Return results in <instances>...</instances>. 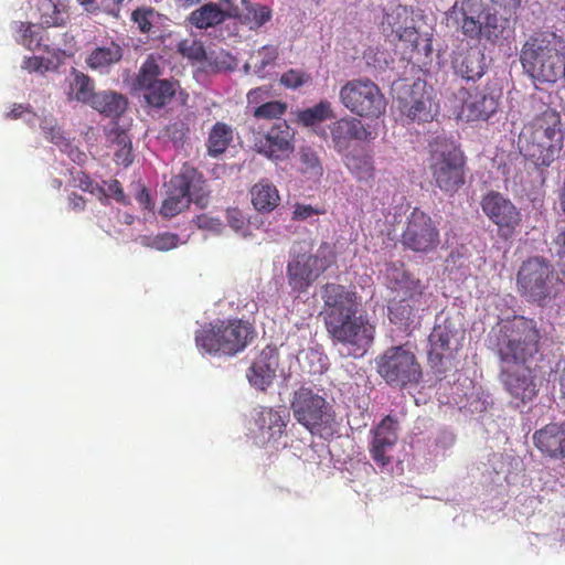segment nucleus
Wrapping results in <instances>:
<instances>
[{"mask_svg":"<svg viewBox=\"0 0 565 565\" xmlns=\"http://www.w3.org/2000/svg\"><path fill=\"white\" fill-rule=\"evenodd\" d=\"M337 262L334 246L322 242L315 253H290L286 267L288 285L294 294L302 295Z\"/></svg>","mask_w":565,"mask_h":565,"instance_id":"423d86ee","label":"nucleus"},{"mask_svg":"<svg viewBox=\"0 0 565 565\" xmlns=\"http://www.w3.org/2000/svg\"><path fill=\"white\" fill-rule=\"evenodd\" d=\"M104 183L107 185V189H105V195H99L100 199H102V196H104V198L111 196L118 203H121L124 205L129 204V200L124 192L121 183L117 179H113L108 182L105 181Z\"/></svg>","mask_w":565,"mask_h":565,"instance_id":"bf43d9fd","label":"nucleus"},{"mask_svg":"<svg viewBox=\"0 0 565 565\" xmlns=\"http://www.w3.org/2000/svg\"><path fill=\"white\" fill-rule=\"evenodd\" d=\"M480 205L486 216L497 225L498 235L503 239L511 238L521 225V211L500 192H488L482 196Z\"/></svg>","mask_w":565,"mask_h":565,"instance_id":"ddd939ff","label":"nucleus"},{"mask_svg":"<svg viewBox=\"0 0 565 565\" xmlns=\"http://www.w3.org/2000/svg\"><path fill=\"white\" fill-rule=\"evenodd\" d=\"M38 9L46 28L63 26L68 19L66 0H40Z\"/></svg>","mask_w":565,"mask_h":565,"instance_id":"473e14b6","label":"nucleus"},{"mask_svg":"<svg viewBox=\"0 0 565 565\" xmlns=\"http://www.w3.org/2000/svg\"><path fill=\"white\" fill-rule=\"evenodd\" d=\"M324 326L332 338L345 347L348 354L363 356L374 341L375 327L365 315L358 316L360 298L354 289L327 282L320 291Z\"/></svg>","mask_w":565,"mask_h":565,"instance_id":"f257e3e1","label":"nucleus"},{"mask_svg":"<svg viewBox=\"0 0 565 565\" xmlns=\"http://www.w3.org/2000/svg\"><path fill=\"white\" fill-rule=\"evenodd\" d=\"M242 8L231 1L232 19L237 20L242 25H246L250 31H257L273 17L271 9L268 6L255 3L250 0H242Z\"/></svg>","mask_w":565,"mask_h":565,"instance_id":"393cba45","label":"nucleus"},{"mask_svg":"<svg viewBox=\"0 0 565 565\" xmlns=\"http://www.w3.org/2000/svg\"><path fill=\"white\" fill-rule=\"evenodd\" d=\"M160 74L161 70L157 60L152 55H149L139 68L135 83L136 87L140 90L146 89L154 82L160 81L158 78Z\"/></svg>","mask_w":565,"mask_h":565,"instance_id":"a19ab883","label":"nucleus"},{"mask_svg":"<svg viewBox=\"0 0 565 565\" xmlns=\"http://www.w3.org/2000/svg\"><path fill=\"white\" fill-rule=\"evenodd\" d=\"M254 326L242 319L218 320L195 334L196 347L209 354L233 356L255 338Z\"/></svg>","mask_w":565,"mask_h":565,"instance_id":"39448f33","label":"nucleus"},{"mask_svg":"<svg viewBox=\"0 0 565 565\" xmlns=\"http://www.w3.org/2000/svg\"><path fill=\"white\" fill-rule=\"evenodd\" d=\"M415 308L408 303V299L403 298L388 307L390 320L394 323H403L414 316Z\"/></svg>","mask_w":565,"mask_h":565,"instance_id":"de8ad7c7","label":"nucleus"},{"mask_svg":"<svg viewBox=\"0 0 565 565\" xmlns=\"http://www.w3.org/2000/svg\"><path fill=\"white\" fill-rule=\"evenodd\" d=\"M559 282L553 265L541 256L530 257L522 263L516 274V287L521 297L539 306L555 297Z\"/></svg>","mask_w":565,"mask_h":565,"instance_id":"1a4fd4ad","label":"nucleus"},{"mask_svg":"<svg viewBox=\"0 0 565 565\" xmlns=\"http://www.w3.org/2000/svg\"><path fill=\"white\" fill-rule=\"evenodd\" d=\"M564 138L559 114L546 107L523 127L518 147L524 159L532 162L535 168H548L559 157Z\"/></svg>","mask_w":565,"mask_h":565,"instance_id":"f03ea898","label":"nucleus"},{"mask_svg":"<svg viewBox=\"0 0 565 565\" xmlns=\"http://www.w3.org/2000/svg\"><path fill=\"white\" fill-rule=\"evenodd\" d=\"M278 57V47L275 45H264L253 53L250 56V65L259 76L263 75L265 68L275 63Z\"/></svg>","mask_w":565,"mask_h":565,"instance_id":"c03bdc74","label":"nucleus"},{"mask_svg":"<svg viewBox=\"0 0 565 565\" xmlns=\"http://www.w3.org/2000/svg\"><path fill=\"white\" fill-rule=\"evenodd\" d=\"M177 51L189 60L202 62L206 57V52L203 43L194 39H184L177 45Z\"/></svg>","mask_w":565,"mask_h":565,"instance_id":"49530a36","label":"nucleus"},{"mask_svg":"<svg viewBox=\"0 0 565 565\" xmlns=\"http://www.w3.org/2000/svg\"><path fill=\"white\" fill-rule=\"evenodd\" d=\"M271 96V87L270 86H262L250 89L247 93V102L249 105H260L266 103L265 100Z\"/></svg>","mask_w":565,"mask_h":565,"instance_id":"0e129e2a","label":"nucleus"},{"mask_svg":"<svg viewBox=\"0 0 565 565\" xmlns=\"http://www.w3.org/2000/svg\"><path fill=\"white\" fill-rule=\"evenodd\" d=\"M50 61L41 56L25 57L23 61V68L32 72L43 73L49 70Z\"/></svg>","mask_w":565,"mask_h":565,"instance_id":"e2e57ef3","label":"nucleus"},{"mask_svg":"<svg viewBox=\"0 0 565 565\" xmlns=\"http://www.w3.org/2000/svg\"><path fill=\"white\" fill-rule=\"evenodd\" d=\"M456 74L467 81H476L484 74L486 57L479 47H469L458 52L452 60Z\"/></svg>","mask_w":565,"mask_h":565,"instance_id":"cd10ccee","label":"nucleus"},{"mask_svg":"<svg viewBox=\"0 0 565 565\" xmlns=\"http://www.w3.org/2000/svg\"><path fill=\"white\" fill-rule=\"evenodd\" d=\"M339 99L352 115L366 119L380 118L385 114L387 105L380 86L369 77L345 82L340 88Z\"/></svg>","mask_w":565,"mask_h":565,"instance_id":"9d476101","label":"nucleus"},{"mask_svg":"<svg viewBox=\"0 0 565 565\" xmlns=\"http://www.w3.org/2000/svg\"><path fill=\"white\" fill-rule=\"evenodd\" d=\"M15 31L20 34L17 38L18 43L31 51L40 49L42 40L40 28L32 23L15 22Z\"/></svg>","mask_w":565,"mask_h":565,"instance_id":"37998d69","label":"nucleus"},{"mask_svg":"<svg viewBox=\"0 0 565 565\" xmlns=\"http://www.w3.org/2000/svg\"><path fill=\"white\" fill-rule=\"evenodd\" d=\"M333 117L334 114L328 100H321L313 107L300 110L297 115L298 121L306 127L313 126Z\"/></svg>","mask_w":565,"mask_h":565,"instance_id":"4c0bfd02","label":"nucleus"},{"mask_svg":"<svg viewBox=\"0 0 565 565\" xmlns=\"http://www.w3.org/2000/svg\"><path fill=\"white\" fill-rule=\"evenodd\" d=\"M553 249L556 256L565 263V226L558 230L553 239Z\"/></svg>","mask_w":565,"mask_h":565,"instance_id":"69168bd1","label":"nucleus"},{"mask_svg":"<svg viewBox=\"0 0 565 565\" xmlns=\"http://www.w3.org/2000/svg\"><path fill=\"white\" fill-rule=\"evenodd\" d=\"M117 138L122 146L115 152V161L117 164L127 168L134 161L131 141L125 132H119Z\"/></svg>","mask_w":565,"mask_h":565,"instance_id":"603ef678","label":"nucleus"},{"mask_svg":"<svg viewBox=\"0 0 565 565\" xmlns=\"http://www.w3.org/2000/svg\"><path fill=\"white\" fill-rule=\"evenodd\" d=\"M426 287L418 278H414L412 275L401 285L397 291H402L405 298L413 302H418L424 295Z\"/></svg>","mask_w":565,"mask_h":565,"instance_id":"3c124183","label":"nucleus"},{"mask_svg":"<svg viewBox=\"0 0 565 565\" xmlns=\"http://www.w3.org/2000/svg\"><path fill=\"white\" fill-rule=\"evenodd\" d=\"M481 7V0H457L452 8L456 22L467 38L482 39Z\"/></svg>","mask_w":565,"mask_h":565,"instance_id":"b1692460","label":"nucleus"},{"mask_svg":"<svg viewBox=\"0 0 565 565\" xmlns=\"http://www.w3.org/2000/svg\"><path fill=\"white\" fill-rule=\"evenodd\" d=\"M397 424L395 418L387 415L372 430L373 438L370 446V455L380 467H386L391 463L392 457L390 452L398 439Z\"/></svg>","mask_w":565,"mask_h":565,"instance_id":"f3484780","label":"nucleus"},{"mask_svg":"<svg viewBox=\"0 0 565 565\" xmlns=\"http://www.w3.org/2000/svg\"><path fill=\"white\" fill-rule=\"evenodd\" d=\"M375 366L379 375L392 387L416 386L423 377L420 363L407 344L387 348L375 359Z\"/></svg>","mask_w":565,"mask_h":565,"instance_id":"0eeeda50","label":"nucleus"},{"mask_svg":"<svg viewBox=\"0 0 565 565\" xmlns=\"http://www.w3.org/2000/svg\"><path fill=\"white\" fill-rule=\"evenodd\" d=\"M74 186L92 194L105 195V188L96 183L87 173L78 171L74 177Z\"/></svg>","mask_w":565,"mask_h":565,"instance_id":"864d4df0","label":"nucleus"},{"mask_svg":"<svg viewBox=\"0 0 565 565\" xmlns=\"http://www.w3.org/2000/svg\"><path fill=\"white\" fill-rule=\"evenodd\" d=\"M347 166L359 180L373 178L374 168L371 159L367 157H352L349 159Z\"/></svg>","mask_w":565,"mask_h":565,"instance_id":"09e8293b","label":"nucleus"},{"mask_svg":"<svg viewBox=\"0 0 565 565\" xmlns=\"http://www.w3.org/2000/svg\"><path fill=\"white\" fill-rule=\"evenodd\" d=\"M456 332L447 324L436 326L430 335L428 351V363L433 370L438 374H445L447 367L444 365L446 359L452 358L451 340L455 338Z\"/></svg>","mask_w":565,"mask_h":565,"instance_id":"4be33fe9","label":"nucleus"},{"mask_svg":"<svg viewBox=\"0 0 565 565\" xmlns=\"http://www.w3.org/2000/svg\"><path fill=\"white\" fill-rule=\"evenodd\" d=\"M228 19H232L231 0L206 2L193 10L188 17L189 23L199 30L214 28Z\"/></svg>","mask_w":565,"mask_h":565,"instance_id":"5701e85b","label":"nucleus"},{"mask_svg":"<svg viewBox=\"0 0 565 565\" xmlns=\"http://www.w3.org/2000/svg\"><path fill=\"white\" fill-rule=\"evenodd\" d=\"M189 126L185 122H171L164 128V135L174 143H182L189 134Z\"/></svg>","mask_w":565,"mask_h":565,"instance_id":"13d9d810","label":"nucleus"},{"mask_svg":"<svg viewBox=\"0 0 565 565\" xmlns=\"http://www.w3.org/2000/svg\"><path fill=\"white\" fill-rule=\"evenodd\" d=\"M288 105L285 102L271 100L258 105L253 116L258 119H280L287 111Z\"/></svg>","mask_w":565,"mask_h":565,"instance_id":"a18cd8bd","label":"nucleus"},{"mask_svg":"<svg viewBox=\"0 0 565 565\" xmlns=\"http://www.w3.org/2000/svg\"><path fill=\"white\" fill-rule=\"evenodd\" d=\"M143 92V97L148 105L154 108H162L168 105L175 95V83L169 79L154 82Z\"/></svg>","mask_w":565,"mask_h":565,"instance_id":"72a5a7b5","label":"nucleus"},{"mask_svg":"<svg viewBox=\"0 0 565 565\" xmlns=\"http://www.w3.org/2000/svg\"><path fill=\"white\" fill-rule=\"evenodd\" d=\"M89 106L106 117L118 118L126 111L128 99L120 93L103 90L96 93Z\"/></svg>","mask_w":565,"mask_h":565,"instance_id":"c756f323","label":"nucleus"},{"mask_svg":"<svg viewBox=\"0 0 565 565\" xmlns=\"http://www.w3.org/2000/svg\"><path fill=\"white\" fill-rule=\"evenodd\" d=\"M324 210L319 207H313L309 204H296L292 212V220L295 221H305L316 215L323 214Z\"/></svg>","mask_w":565,"mask_h":565,"instance_id":"052dcab7","label":"nucleus"},{"mask_svg":"<svg viewBox=\"0 0 565 565\" xmlns=\"http://www.w3.org/2000/svg\"><path fill=\"white\" fill-rule=\"evenodd\" d=\"M193 223L201 230H207L212 232H220L222 222L218 218L211 217L206 214L198 215L193 218Z\"/></svg>","mask_w":565,"mask_h":565,"instance_id":"680f3d73","label":"nucleus"},{"mask_svg":"<svg viewBox=\"0 0 565 565\" xmlns=\"http://www.w3.org/2000/svg\"><path fill=\"white\" fill-rule=\"evenodd\" d=\"M278 363L279 356L276 349L266 347L246 372L249 384L257 390L265 391L276 376Z\"/></svg>","mask_w":565,"mask_h":565,"instance_id":"412c9836","label":"nucleus"},{"mask_svg":"<svg viewBox=\"0 0 565 565\" xmlns=\"http://www.w3.org/2000/svg\"><path fill=\"white\" fill-rule=\"evenodd\" d=\"M255 425L263 439L267 441L279 439L286 429V422L280 412L266 406L258 407Z\"/></svg>","mask_w":565,"mask_h":565,"instance_id":"c85d7f7f","label":"nucleus"},{"mask_svg":"<svg viewBox=\"0 0 565 565\" xmlns=\"http://www.w3.org/2000/svg\"><path fill=\"white\" fill-rule=\"evenodd\" d=\"M180 174H188L193 177V184L191 185V202L203 209L209 203V192L206 191V183L203 175L195 169H184Z\"/></svg>","mask_w":565,"mask_h":565,"instance_id":"79ce46f5","label":"nucleus"},{"mask_svg":"<svg viewBox=\"0 0 565 565\" xmlns=\"http://www.w3.org/2000/svg\"><path fill=\"white\" fill-rule=\"evenodd\" d=\"M233 137L234 130L230 125L223 121H216L212 126L205 143L207 154L217 158L224 153L233 141Z\"/></svg>","mask_w":565,"mask_h":565,"instance_id":"2f4dec72","label":"nucleus"},{"mask_svg":"<svg viewBox=\"0 0 565 565\" xmlns=\"http://www.w3.org/2000/svg\"><path fill=\"white\" fill-rule=\"evenodd\" d=\"M193 177L177 174L169 182V190L163 200L159 214L163 218H172L189 209L191 204V185Z\"/></svg>","mask_w":565,"mask_h":565,"instance_id":"a211bd4d","label":"nucleus"},{"mask_svg":"<svg viewBox=\"0 0 565 565\" xmlns=\"http://www.w3.org/2000/svg\"><path fill=\"white\" fill-rule=\"evenodd\" d=\"M481 29L482 39L495 42L503 33L504 25L498 18L497 12H491L490 9L481 7Z\"/></svg>","mask_w":565,"mask_h":565,"instance_id":"ea45409f","label":"nucleus"},{"mask_svg":"<svg viewBox=\"0 0 565 565\" xmlns=\"http://www.w3.org/2000/svg\"><path fill=\"white\" fill-rule=\"evenodd\" d=\"M409 276L411 274L405 270L403 264L391 263L386 265L385 279L392 290H398Z\"/></svg>","mask_w":565,"mask_h":565,"instance_id":"8fccbe9b","label":"nucleus"},{"mask_svg":"<svg viewBox=\"0 0 565 565\" xmlns=\"http://www.w3.org/2000/svg\"><path fill=\"white\" fill-rule=\"evenodd\" d=\"M401 242L413 252L429 253L440 243L439 230L427 213L415 207L407 216Z\"/></svg>","mask_w":565,"mask_h":565,"instance_id":"f8f14e48","label":"nucleus"},{"mask_svg":"<svg viewBox=\"0 0 565 565\" xmlns=\"http://www.w3.org/2000/svg\"><path fill=\"white\" fill-rule=\"evenodd\" d=\"M300 171L308 179L318 180L323 174V168L318 152L309 147L303 146L299 149Z\"/></svg>","mask_w":565,"mask_h":565,"instance_id":"e433bc0d","label":"nucleus"},{"mask_svg":"<svg viewBox=\"0 0 565 565\" xmlns=\"http://www.w3.org/2000/svg\"><path fill=\"white\" fill-rule=\"evenodd\" d=\"M309 81V75L299 70H288L280 77V84L286 88L297 89Z\"/></svg>","mask_w":565,"mask_h":565,"instance_id":"5fc2aeb1","label":"nucleus"},{"mask_svg":"<svg viewBox=\"0 0 565 565\" xmlns=\"http://www.w3.org/2000/svg\"><path fill=\"white\" fill-rule=\"evenodd\" d=\"M541 338L536 321L514 317L494 332V345L503 365L526 364L539 353Z\"/></svg>","mask_w":565,"mask_h":565,"instance_id":"20e7f679","label":"nucleus"},{"mask_svg":"<svg viewBox=\"0 0 565 565\" xmlns=\"http://www.w3.org/2000/svg\"><path fill=\"white\" fill-rule=\"evenodd\" d=\"M520 62L534 81L555 83L565 76V42L554 32H535L523 43Z\"/></svg>","mask_w":565,"mask_h":565,"instance_id":"7ed1b4c3","label":"nucleus"},{"mask_svg":"<svg viewBox=\"0 0 565 565\" xmlns=\"http://www.w3.org/2000/svg\"><path fill=\"white\" fill-rule=\"evenodd\" d=\"M124 56V47L115 41H106L94 47L87 55V66L100 74L108 73Z\"/></svg>","mask_w":565,"mask_h":565,"instance_id":"a878e982","label":"nucleus"},{"mask_svg":"<svg viewBox=\"0 0 565 565\" xmlns=\"http://www.w3.org/2000/svg\"><path fill=\"white\" fill-rule=\"evenodd\" d=\"M252 203L258 212H271L279 204L277 188L268 180H260L250 190Z\"/></svg>","mask_w":565,"mask_h":565,"instance_id":"7c9ffc66","label":"nucleus"},{"mask_svg":"<svg viewBox=\"0 0 565 565\" xmlns=\"http://www.w3.org/2000/svg\"><path fill=\"white\" fill-rule=\"evenodd\" d=\"M428 168L434 184L446 194L458 192L466 183V157L452 143L435 142Z\"/></svg>","mask_w":565,"mask_h":565,"instance_id":"6e6552de","label":"nucleus"},{"mask_svg":"<svg viewBox=\"0 0 565 565\" xmlns=\"http://www.w3.org/2000/svg\"><path fill=\"white\" fill-rule=\"evenodd\" d=\"M290 408L295 419L311 434H321L334 423L332 405L311 387L300 386L294 392Z\"/></svg>","mask_w":565,"mask_h":565,"instance_id":"9b49d317","label":"nucleus"},{"mask_svg":"<svg viewBox=\"0 0 565 565\" xmlns=\"http://www.w3.org/2000/svg\"><path fill=\"white\" fill-rule=\"evenodd\" d=\"M398 41L404 42L406 47L415 49L418 45V32L415 28L414 19L408 22L401 32L394 34Z\"/></svg>","mask_w":565,"mask_h":565,"instance_id":"4d7b16f0","label":"nucleus"},{"mask_svg":"<svg viewBox=\"0 0 565 565\" xmlns=\"http://www.w3.org/2000/svg\"><path fill=\"white\" fill-rule=\"evenodd\" d=\"M413 20L412 12L405 6H396L386 12L382 22L384 32L393 35L401 32L403 26Z\"/></svg>","mask_w":565,"mask_h":565,"instance_id":"58836bf2","label":"nucleus"},{"mask_svg":"<svg viewBox=\"0 0 565 565\" xmlns=\"http://www.w3.org/2000/svg\"><path fill=\"white\" fill-rule=\"evenodd\" d=\"M425 84L415 83L409 92V99L401 102V110L413 121L428 122L438 114L436 104L430 92L425 89Z\"/></svg>","mask_w":565,"mask_h":565,"instance_id":"6ab92c4d","label":"nucleus"},{"mask_svg":"<svg viewBox=\"0 0 565 565\" xmlns=\"http://www.w3.org/2000/svg\"><path fill=\"white\" fill-rule=\"evenodd\" d=\"M131 21L140 33L157 35L162 26L163 15L151 7H139L131 13Z\"/></svg>","mask_w":565,"mask_h":565,"instance_id":"f704fd0d","label":"nucleus"},{"mask_svg":"<svg viewBox=\"0 0 565 565\" xmlns=\"http://www.w3.org/2000/svg\"><path fill=\"white\" fill-rule=\"evenodd\" d=\"M500 379L516 406L532 402L539 393L536 374L526 364L503 365Z\"/></svg>","mask_w":565,"mask_h":565,"instance_id":"4468645a","label":"nucleus"},{"mask_svg":"<svg viewBox=\"0 0 565 565\" xmlns=\"http://www.w3.org/2000/svg\"><path fill=\"white\" fill-rule=\"evenodd\" d=\"M68 205H70L71 210H73L75 212H81V211H84L85 205H86V201H85V199L82 195H78L76 193H72L68 196Z\"/></svg>","mask_w":565,"mask_h":565,"instance_id":"338daca9","label":"nucleus"},{"mask_svg":"<svg viewBox=\"0 0 565 565\" xmlns=\"http://www.w3.org/2000/svg\"><path fill=\"white\" fill-rule=\"evenodd\" d=\"M335 148H347L351 140H367L371 132L364 124L354 117H345L334 121L330 128Z\"/></svg>","mask_w":565,"mask_h":565,"instance_id":"bb28decb","label":"nucleus"},{"mask_svg":"<svg viewBox=\"0 0 565 565\" xmlns=\"http://www.w3.org/2000/svg\"><path fill=\"white\" fill-rule=\"evenodd\" d=\"M294 132L286 120L275 124L267 134L257 138V151L273 160H284L294 151Z\"/></svg>","mask_w":565,"mask_h":565,"instance_id":"2eb2a0df","label":"nucleus"},{"mask_svg":"<svg viewBox=\"0 0 565 565\" xmlns=\"http://www.w3.org/2000/svg\"><path fill=\"white\" fill-rule=\"evenodd\" d=\"M179 244V235L173 233H162L151 238L148 244L152 248L158 250H170L177 247Z\"/></svg>","mask_w":565,"mask_h":565,"instance_id":"6e6d98bb","label":"nucleus"},{"mask_svg":"<svg viewBox=\"0 0 565 565\" xmlns=\"http://www.w3.org/2000/svg\"><path fill=\"white\" fill-rule=\"evenodd\" d=\"M535 448L544 458L561 460L565 458V422L550 423L534 431Z\"/></svg>","mask_w":565,"mask_h":565,"instance_id":"aec40b11","label":"nucleus"},{"mask_svg":"<svg viewBox=\"0 0 565 565\" xmlns=\"http://www.w3.org/2000/svg\"><path fill=\"white\" fill-rule=\"evenodd\" d=\"M227 220L230 224L235 228H241L244 224V218L237 210H228Z\"/></svg>","mask_w":565,"mask_h":565,"instance_id":"774afa93","label":"nucleus"},{"mask_svg":"<svg viewBox=\"0 0 565 565\" xmlns=\"http://www.w3.org/2000/svg\"><path fill=\"white\" fill-rule=\"evenodd\" d=\"M499 97L488 89L465 90L460 116L467 121H486L498 111Z\"/></svg>","mask_w":565,"mask_h":565,"instance_id":"dca6fc26","label":"nucleus"},{"mask_svg":"<svg viewBox=\"0 0 565 565\" xmlns=\"http://www.w3.org/2000/svg\"><path fill=\"white\" fill-rule=\"evenodd\" d=\"M95 95L94 81L88 75L74 70L73 81L70 84L68 98L90 105Z\"/></svg>","mask_w":565,"mask_h":565,"instance_id":"c9c22d12","label":"nucleus"}]
</instances>
